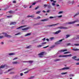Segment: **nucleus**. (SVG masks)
<instances>
[{
	"label": "nucleus",
	"mask_w": 79,
	"mask_h": 79,
	"mask_svg": "<svg viewBox=\"0 0 79 79\" xmlns=\"http://www.w3.org/2000/svg\"><path fill=\"white\" fill-rule=\"evenodd\" d=\"M46 40L48 41V42L49 41V39H47Z\"/></svg>",
	"instance_id": "0e129e2a"
},
{
	"label": "nucleus",
	"mask_w": 79,
	"mask_h": 79,
	"mask_svg": "<svg viewBox=\"0 0 79 79\" xmlns=\"http://www.w3.org/2000/svg\"><path fill=\"white\" fill-rule=\"evenodd\" d=\"M54 18V17L51 16V17H49V18H50V19H52V18Z\"/></svg>",
	"instance_id": "603ef678"
},
{
	"label": "nucleus",
	"mask_w": 79,
	"mask_h": 79,
	"mask_svg": "<svg viewBox=\"0 0 79 79\" xmlns=\"http://www.w3.org/2000/svg\"><path fill=\"white\" fill-rule=\"evenodd\" d=\"M31 35V33H29L26 34L25 35V36L26 37V36H28V35Z\"/></svg>",
	"instance_id": "b1692460"
},
{
	"label": "nucleus",
	"mask_w": 79,
	"mask_h": 79,
	"mask_svg": "<svg viewBox=\"0 0 79 79\" xmlns=\"http://www.w3.org/2000/svg\"><path fill=\"white\" fill-rule=\"evenodd\" d=\"M63 13V11H60L58 13V14H61Z\"/></svg>",
	"instance_id": "a18cd8bd"
},
{
	"label": "nucleus",
	"mask_w": 79,
	"mask_h": 79,
	"mask_svg": "<svg viewBox=\"0 0 79 79\" xmlns=\"http://www.w3.org/2000/svg\"><path fill=\"white\" fill-rule=\"evenodd\" d=\"M16 24V22H12L10 23V25H13Z\"/></svg>",
	"instance_id": "f3484780"
},
{
	"label": "nucleus",
	"mask_w": 79,
	"mask_h": 79,
	"mask_svg": "<svg viewBox=\"0 0 79 79\" xmlns=\"http://www.w3.org/2000/svg\"><path fill=\"white\" fill-rule=\"evenodd\" d=\"M40 12H41L40 11H38V12H36V14H39V13H40Z\"/></svg>",
	"instance_id": "72a5a7b5"
},
{
	"label": "nucleus",
	"mask_w": 79,
	"mask_h": 79,
	"mask_svg": "<svg viewBox=\"0 0 79 79\" xmlns=\"http://www.w3.org/2000/svg\"><path fill=\"white\" fill-rule=\"evenodd\" d=\"M28 18H34V15H32L31 16L28 15L27 16Z\"/></svg>",
	"instance_id": "4468645a"
},
{
	"label": "nucleus",
	"mask_w": 79,
	"mask_h": 79,
	"mask_svg": "<svg viewBox=\"0 0 79 79\" xmlns=\"http://www.w3.org/2000/svg\"><path fill=\"white\" fill-rule=\"evenodd\" d=\"M74 45L75 46H79V44H75Z\"/></svg>",
	"instance_id": "e433bc0d"
},
{
	"label": "nucleus",
	"mask_w": 79,
	"mask_h": 79,
	"mask_svg": "<svg viewBox=\"0 0 79 79\" xmlns=\"http://www.w3.org/2000/svg\"><path fill=\"white\" fill-rule=\"evenodd\" d=\"M49 39L51 41H52V40H53L54 39H55V38L54 37H52L50 38H49Z\"/></svg>",
	"instance_id": "f8f14e48"
},
{
	"label": "nucleus",
	"mask_w": 79,
	"mask_h": 79,
	"mask_svg": "<svg viewBox=\"0 0 79 79\" xmlns=\"http://www.w3.org/2000/svg\"><path fill=\"white\" fill-rule=\"evenodd\" d=\"M78 21V20H76L75 21L67 23H66V24H74V23H77V22Z\"/></svg>",
	"instance_id": "f257e3e1"
},
{
	"label": "nucleus",
	"mask_w": 79,
	"mask_h": 79,
	"mask_svg": "<svg viewBox=\"0 0 79 79\" xmlns=\"http://www.w3.org/2000/svg\"><path fill=\"white\" fill-rule=\"evenodd\" d=\"M58 18H61V17H62V15H60L59 16H58Z\"/></svg>",
	"instance_id": "bf43d9fd"
},
{
	"label": "nucleus",
	"mask_w": 79,
	"mask_h": 79,
	"mask_svg": "<svg viewBox=\"0 0 79 79\" xmlns=\"http://www.w3.org/2000/svg\"><path fill=\"white\" fill-rule=\"evenodd\" d=\"M40 16H38L37 17V19H40Z\"/></svg>",
	"instance_id": "69168bd1"
},
{
	"label": "nucleus",
	"mask_w": 79,
	"mask_h": 79,
	"mask_svg": "<svg viewBox=\"0 0 79 79\" xmlns=\"http://www.w3.org/2000/svg\"><path fill=\"white\" fill-rule=\"evenodd\" d=\"M2 70H0V74H2Z\"/></svg>",
	"instance_id": "de8ad7c7"
},
{
	"label": "nucleus",
	"mask_w": 79,
	"mask_h": 79,
	"mask_svg": "<svg viewBox=\"0 0 79 79\" xmlns=\"http://www.w3.org/2000/svg\"><path fill=\"white\" fill-rule=\"evenodd\" d=\"M9 13L13 14L14 13V12L12 10H10L9 11Z\"/></svg>",
	"instance_id": "393cba45"
},
{
	"label": "nucleus",
	"mask_w": 79,
	"mask_h": 79,
	"mask_svg": "<svg viewBox=\"0 0 79 79\" xmlns=\"http://www.w3.org/2000/svg\"><path fill=\"white\" fill-rule=\"evenodd\" d=\"M69 76V77H74V74H70Z\"/></svg>",
	"instance_id": "cd10ccee"
},
{
	"label": "nucleus",
	"mask_w": 79,
	"mask_h": 79,
	"mask_svg": "<svg viewBox=\"0 0 79 79\" xmlns=\"http://www.w3.org/2000/svg\"><path fill=\"white\" fill-rule=\"evenodd\" d=\"M70 36V35H66V38L67 39V38H68V37H69Z\"/></svg>",
	"instance_id": "c756f323"
},
{
	"label": "nucleus",
	"mask_w": 79,
	"mask_h": 79,
	"mask_svg": "<svg viewBox=\"0 0 79 79\" xmlns=\"http://www.w3.org/2000/svg\"><path fill=\"white\" fill-rule=\"evenodd\" d=\"M63 40H60L59 41H57L55 43V45H58L59 44H61V41H63Z\"/></svg>",
	"instance_id": "f03ea898"
},
{
	"label": "nucleus",
	"mask_w": 79,
	"mask_h": 79,
	"mask_svg": "<svg viewBox=\"0 0 79 79\" xmlns=\"http://www.w3.org/2000/svg\"><path fill=\"white\" fill-rule=\"evenodd\" d=\"M60 60H61L60 59H57L55 60H54V61L56 62V61H60Z\"/></svg>",
	"instance_id": "6ab92c4d"
},
{
	"label": "nucleus",
	"mask_w": 79,
	"mask_h": 79,
	"mask_svg": "<svg viewBox=\"0 0 79 79\" xmlns=\"http://www.w3.org/2000/svg\"><path fill=\"white\" fill-rule=\"evenodd\" d=\"M26 27V25H23V26H21L18 28H17V29H20V28H21L22 27Z\"/></svg>",
	"instance_id": "ddd939ff"
},
{
	"label": "nucleus",
	"mask_w": 79,
	"mask_h": 79,
	"mask_svg": "<svg viewBox=\"0 0 79 79\" xmlns=\"http://www.w3.org/2000/svg\"><path fill=\"white\" fill-rule=\"evenodd\" d=\"M59 28L60 29H68V28L63 27H59Z\"/></svg>",
	"instance_id": "0eeeda50"
},
{
	"label": "nucleus",
	"mask_w": 79,
	"mask_h": 79,
	"mask_svg": "<svg viewBox=\"0 0 79 79\" xmlns=\"http://www.w3.org/2000/svg\"><path fill=\"white\" fill-rule=\"evenodd\" d=\"M72 55L71 54H69L68 55H65V57H68V56H71Z\"/></svg>",
	"instance_id": "aec40b11"
},
{
	"label": "nucleus",
	"mask_w": 79,
	"mask_h": 79,
	"mask_svg": "<svg viewBox=\"0 0 79 79\" xmlns=\"http://www.w3.org/2000/svg\"><path fill=\"white\" fill-rule=\"evenodd\" d=\"M70 53V52H67L64 53V54H67V53Z\"/></svg>",
	"instance_id": "c9c22d12"
},
{
	"label": "nucleus",
	"mask_w": 79,
	"mask_h": 79,
	"mask_svg": "<svg viewBox=\"0 0 79 79\" xmlns=\"http://www.w3.org/2000/svg\"><path fill=\"white\" fill-rule=\"evenodd\" d=\"M38 8H39V7L37 6L35 8V10H37V9H38Z\"/></svg>",
	"instance_id": "5fc2aeb1"
},
{
	"label": "nucleus",
	"mask_w": 79,
	"mask_h": 79,
	"mask_svg": "<svg viewBox=\"0 0 79 79\" xmlns=\"http://www.w3.org/2000/svg\"><path fill=\"white\" fill-rule=\"evenodd\" d=\"M59 58L61 57H65V55H64V56L60 55V56H59Z\"/></svg>",
	"instance_id": "bb28decb"
},
{
	"label": "nucleus",
	"mask_w": 79,
	"mask_h": 79,
	"mask_svg": "<svg viewBox=\"0 0 79 79\" xmlns=\"http://www.w3.org/2000/svg\"><path fill=\"white\" fill-rule=\"evenodd\" d=\"M43 45H39L37 46V47L38 48H40V47H42Z\"/></svg>",
	"instance_id": "c85d7f7f"
},
{
	"label": "nucleus",
	"mask_w": 79,
	"mask_h": 79,
	"mask_svg": "<svg viewBox=\"0 0 79 79\" xmlns=\"http://www.w3.org/2000/svg\"><path fill=\"white\" fill-rule=\"evenodd\" d=\"M31 46L30 45L27 47V48H31Z\"/></svg>",
	"instance_id": "58836bf2"
},
{
	"label": "nucleus",
	"mask_w": 79,
	"mask_h": 79,
	"mask_svg": "<svg viewBox=\"0 0 79 79\" xmlns=\"http://www.w3.org/2000/svg\"><path fill=\"white\" fill-rule=\"evenodd\" d=\"M35 2H34L32 4V5H35Z\"/></svg>",
	"instance_id": "4d7b16f0"
},
{
	"label": "nucleus",
	"mask_w": 79,
	"mask_h": 79,
	"mask_svg": "<svg viewBox=\"0 0 79 79\" xmlns=\"http://www.w3.org/2000/svg\"><path fill=\"white\" fill-rule=\"evenodd\" d=\"M18 59V57H15L13 59V60H17Z\"/></svg>",
	"instance_id": "79ce46f5"
},
{
	"label": "nucleus",
	"mask_w": 79,
	"mask_h": 79,
	"mask_svg": "<svg viewBox=\"0 0 79 79\" xmlns=\"http://www.w3.org/2000/svg\"><path fill=\"white\" fill-rule=\"evenodd\" d=\"M76 26H79V24H76Z\"/></svg>",
	"instance_id": "338daca9"
},
{
	"label": "nucleus",
	"mask_w": 79,
	"mask_h": 79,
	"mask_svg": "<svg viewBox=\"0 0 79 79\" xmlns=\"http://www.w3.org/2000/svg\"><path fill=\"white\" fill-rule=\"evenodd\" d=\"M47 44L46 42H44V43H42V45H44V44Z\"/></svg>",
	"instance_id": "f704fd0d"
},
{
	"label": "nucleus",
	"mask_w": 79,
	"mask_h": 79,
	"mask_svg": "<svg viewBox=\"0 0 79 79\" xmlns=\"http://www.w3.org/2000/svg\"><path fill=\"white\" fill-rule=\"evenodd\" d=\"M7 68H8V66L6 65H2L0 67V68H5V69H7Z\"/></svg>",
	"instance_id": "20e7f679"
},
{
	"label": "nucleus",
	"mask_w": 79,
	"mask_h": 79,
	"mask_svg": "<svg viewBox=\"0 0 79 79\" xmlns=\"http://www.w3.org/2000/svg\"><path fill=\"white\" fill-rule=\"evenodd\" d=\"M69 69V67H66L65 68L60 69V70H64V69Z\"/></svg>",
	"instance_id": "6e6552de"
},
{
	"label": "nucleus",
	"mask_w": 79,
	"mask_h": 79,
	"mask_svg": "<svg viewBox=\"0 0 79 79\" xmlns=\"http://www.w3.org/2000/svg\"><path fill=\"white\" fill-rule=\"evenodd\" d=\"M47 7L48 8H51L52 7L51 6H50V5H48L47 6Z\"/></svg>",
	"instance_id": "473e14b6"
},
{
	"label": "nucleus",
	"mask_w": 79,
	"mask_h": 79,
	"mask_svg": "<svg viewBox=\"0 0 79 79\" xmlns=\"http://www.w3.org/2000/svg\"><path fill=\"white\" fill-rule=\"evenodd\" d=\"M43 13H45V10H43Z\"/></svg>",
	"instance_id": "774afa93"
},
{
	"label": "nucleus",
	"mask_w": 79,
	"mask_h": 79,
	"mask_svg": "<svg viewBox=\"0 0 79 79\" xmlns=\"http://www.w3.org/2000/svg\"><path fill=\"white\" fill-rule=\"evenodd\" d=\"M29 29V27H26L24 28H22V31H25L26 30H28Z\"/></svg>",
	"instance_id": "9b49d317"
},
{
	"label": "nucleus",
	"mask_w": 79,
	"mask_h": 79,
	"mask_svg": "<svg viewBox=\"0 0 79 79\" xmlns=\"http://www.w3.org/2000/svg\"><path fill=\"white\" fill-rule=\"evenodd\" d=\"M20 76H23V73H20Z\"/></svg>",
	"instance_id": "680f3d73"
},
{
	"label": "nucleus",
	"mask_w": 79,
	"mask_h": 79,
	"mask_svg": "<svg viewBox=\"0 0 79 79\" xmlns=\"http://www.w3.org/2000/svg\"><path fill=\"white\" fill-rule=\"evenodd\" d=\"M75 60H76V61H79V59H75Z\"/></svg>",
	"instance_id": "13d9d810"
},
{
	"label": "nucleus",
	"mask_w": 79,
	"mask_h": 79,
	"mask_svg": "<svg viewBox=\"0 0 79 79\" xmlns=\"http://www.w3.org/2000/svg\"><path fill=\"white\" fill-rule=\"evenodd\" d=\"M66 51H67V49L62 50L60 51H59L58 52V53H59V54H60V53H61V52H66Z\"/></svg>",
	"instance_id": "39448f33"
},
{
	"label": "nucleus",
	"mask_w": 79,
	"mask_h": 79,
	"mask_svg": "<svg viewBox=\"0 0 79 79\" xmlns=\"http://www.w3.org/2000/svg\"><path fill=\"white\" fill-rule=\"evenodd\" d=\"M12 64H18V62L17 61H14L12 62Z\"/></svg>",
	"instance_id": "2eb2a0df"
},
{
	"label": "nucleus",
	"mask_w": 79,
	"mask_h": 79,
	"mask_svg": "<svg viewBox=\"0 0 79 79\" xmlns=\"http://www.w3.org/2000/svg\"><path fill=\"white\" fill-rule=\"evenodd\" d=\"M48 19H44L41 20L42 21H48Z\"/></svg>",
	"instance_id": "a211bd4d"
},
{
	"label": "nucleus",
	"mask_w": 79,
	"mask_h": 79,
	"mask_svg": "<svg viewBox=\"0 0 79 79\" xmlns=\"http://www.w3.org/2000/svg\"><path fill=\"white\" fill-rule=\"evenodd\" d=\"M57 24H58V23L56 24L55 25H48V26H49V27H51V26H56V25H57Z\"/></svg>",
	"instance_id": "5701e85b"
},
{
	"label": "nucleus",
	"mask_w": 79,
	"mask_h": 79,
	"mask_svg": "<svg viewBox=\"0 0 79 79\" xmlns=\"http://www.w3.org/2000/svg\"><path fill=\"white\" fill-rule=\"evenodd\" d=\"M11 70L12 69H9L6 72H9V71H11Z\"/></svg>",
	"instance_id": "8fccbe9b"
},
{
	"label": "nucleus",
	"mask_w": 79,
	"mask_h": 79,
	"mask_svg": "<svg viewBox=\"0 0 79 79\" xmlns=\"http://www.w3.org/2000/svg\"><path fill=\"white\" fill-rule=\"evenodd\" d=\"M2 34L3 35L5 36V37H11V36L9 35H7V34L6 33H3Z\"/></svg>",
	"instance_id": "7ed1b4c3"
},
{
	"label": "nucleus",
	"mask_w": 79,
	"mask_h": 79,
	"mask_svg": "<svg viewBox=\"0 0 79 79\" xmlns=\"http://www.w3.org/2000/svg\"><path fill=\"white\" fill-rule=\"evenodd\" d=\"M74 4V1H73L71 3V2L70 1H69L68 2V4Z\"/></svg>",
	"instance_id": "dca6fc26"
},
{
	"label": "nucleus",
	"mask_w": 79,
	"mask_h": 79,
	"mask_svg": "<svg viewBox=\"0 0 79 79\" xmlns=\"http://www.w3.org/2000/svg\"><path fill=\"white\" fill-rule=\"evenodd\" d=\"M3 38H4V36L3 35L0 36V39H3Z\"/></svg>",
	"instance_id": "2f4dec72"
},
{
	"label": "nucleus",
	"mask_w": 79,
	"mask_h": 79,
	"mask_svg": "<svg viewBox=\"0 0 79 79\" xmlns=\"http://www.w3.org/2000/svg\"><path fill=\"white\" fill-rule=\"evenodd\" d=\"M72 50H74V51H78V50H79V49H75L74 48H73Z\"/></svg>",
	"instance_id": "4be33fe9"
},
{
	"label": "nucleus",
	"mask_w": 79,
	"mask_h": 79,
	"mask_svg": "<svg viewBox=\"0 0 79 79\" xmlns=\"http://www.w3.org/2000/svg\"><path fill=\"white\" fill-rule=\"evenodd\" d=\"M11 17H12V15H9V16H7V18H11Z\"/></svg>",
	"instance_id": "ea45409f"
},
{
	"label": "nucleus",
	"mask_w": 79,
	"mask_h": 79,
	"mask_svg": "<svg viewBox=\"0 0 79 79\" xmlns=\"http://www.w3.org/2000/svg\"><path fill=\"white\" fill-rule=\"evenodd\" d=\"M48 5H44V8H46V7H47Z\"/></svg>",
	"instance_id": "a19ab883"
},
{
	"label": "nucleus",
	"mask_w": 79,
	"mask_h": 79,
	"mask_svg": "<svg viewBox=\"0 0 79 79\" xmlns=\"http://www.w3.org/2000/svg\"><path fill=\"white\" fill-rule=\"evenodd\" d=\"M4 43H3V42H1V44H2V45H3L4 44Z\"/></svg>",
	"instance_id": "e2e57ef3"
},
{
	"label": "nucleus",
	"mask_w": 79,
	"mask_h": 79,
	"mask_svg": "<svg viewBox=\"0 0 79 79\" xmlns=\"http://www.w3.org/2000/svg\"><path fill=\"white\" fill-rule=\"evenodd\" d=\"M61 32V30H59L56 31V32H53L52 33V34H58L60 33Z\"/></svg>",
	"instance_id": "9d476101"
},
{
	"label": "nucleus",
	"mask_w": 79,
	"mask_h": 79,
	"mask_svg": "<svg viewBox=\"0 0 79 79\" xmlns=\"http://www.w3.org/2000/svg\"><path fill=\"white\" fill-rule=\"evenodd\" d=\"M15 53H10L9 54V55L10 56H11V55H15Z\"/></svg>",
	"instance_id": "412c9836"
},
{
	"label": "nucleus",
	"mask_w": 79,
	"mask_h": 79,
	"mask_svg": "<svg viewBox=\"0 0 79 79\" xmlns=\"http://www.w3.org/2000/svg\"><path fill=\"white\" fill-rule=\"evenodd\" d=\"M73 59H75V58H76V56H74L72 57Z\"/></svg>",
	"instance_id": "c03bdc74"
},
{
	"label": "nucleus",
	"mask_w": 79,
	"mask_h": 79,
	"mask_svg": "<svg viewBox=\"0 0 79 79\" xmlns=\"http://www.w3.org/2000/svg\"><path fill=\"white\" fill-rule=\"evenodd\" d=\"M67 46H69V45H71V44H70V43L68 44H67Z\"/></svg>",
	"instance_id": "49530a36"
},
{
	"label": "nucleus",
	"mask_w": 79,
	"mask_h": 79,
	"mask_svg": "<svg viewBox=\"0 0 79 79\" xmlns=\"http://www.w3.org/2000/svg\"><path fill=\"white\" fill-rule=\"evenodd\" d=\"M20 34H21V33L19 32V33H17V34H15V35H19Z\"/></svg>",
	"instance_id": "7c9ffc66"
},
{
	"label": "nucleus",
	"mask_w": 79,
	"mask_h": 79,
	"mask_svg": "<svg viewBox=\"0 0 79 79\" xmlns=\"http://www.w3.org/2000/svg\"><path fill=\"white\" fill-rule=\"evenodd\" d=\"M42 40H43V41H45V38H44V39H42Z\"/></svg>",
	"instance_id": "6e6d98bb"
},
{
	"label": "nucleus",
	"mask_w": 79,
	"mask_h": 79,
	"mask_svg": "<svg viewBox=\"0 0 79 79\" xmlns=\"http://www.w3.org/2000/svg\"><path fill=\"white\" fill-rule=\"evenodd\" d=\"M22 62H23V63H26V62H29L30 63H33V61L32 60H29L28 61H22Z\"/></svg>",
	"instance_id": "1a4fd4ad"
},
{
	"label": "nucleus",
	"mask_w": 79,
	"mask_h": 79,
	"mask_svg": "<svg viewBox=\"0 0 79 79\" xmlns=\"http://www.w3.org/2000/svg\"><path fill=\"white\" fill-rule=\"evenodd\" d=\"M23 7L25 8H26L27 7V6L24 5L23 6Z\"/></svg>",
	"instance_id": "37998d69"
},
{
	"label": "nucleus",
	"mask_w": 79,
	"mask_h": 79,
	"mask_svg": "<svg viewBox=\"0 0 79 79\" xmlns=\"http://www.w3.org/2000/svg\"><path fill=\"white\" fill-rule=\"evenodd\" d=\"M55 47V45H53L50 48H53L54 47Z\"/></svg>",
	"instance_id": "4c0bfd02"
},
{
	"label": "nucleus",
	"mask_w": 79,
	"mask_h": 79,
	"mask_svg": "<svg viewBox=\"0 0 79 79\" xmlns=\"http://www.w3.org/2000/svg\"><path fill=\"white\" fill-rule=\"evenodd\" d=\"M24 74H26L27 73H28V71H27L26 72H24Z\"/></svg>",
	"instance_id": "864d4df0"
},
{
	"label": "nucleus",
	"mask_w": 79,
	"mask_h": 79,
	"mask_svg": "<svg viewBox=\"0 0 79 79\" xmlns=\"http://www.w3.org/2000/svg\"><path fill=\"white\" fill-rule=\"evenodd\" d=\"M67 74V72H65V73H61V74L62 75H64V74Z\"/></svg>",
	"instance_id": "a878e982"
},
{
	"label": "nucleus",
	"mask_w": 79,
	"mask_h": 79,
	"mask_svg": "<svg viewBox=\"0 0 79 79\" xmlns=\"http://www.w3.org/2000/svg\"><path fill=\"white\" fill-rule=\"evenodd\" d=\"M76 64L77 65H79V62L77 63H76Z\"/></svg>",
	"instance_id": "052dcab7"
},
{
	"label": "nucleus",
	"mask_w": 79,
	"mask_h": 79,
	"mask_svg": "<svg viewBox=\"0 0 79 79\" xmlns=\"http://www.w3.org/2000/svg\"><path fill=\"white\" fill-rule=\"evenodd\" d=\"M44 55V52H41L38 54V55H39L40 56L39 57L40 58L42 57V56H42V55Z\"/></svg>",
	"instance_id": "423d86ee"
},
{
	"label": "nucleus",
	"mask_w": 79,
	"mask_h": 79,
	"mask_svg": "<svg viewBox=\"0 0 79 79\" xmlns=\"http://www.w3.org/2000/svg\"><path fill=\"white\" fill-rule=\"evenodd\" d=\"M52 6H55V3H52Z\"/></svg>",
	"instance_id": "09e8293b"
},
{
	"label": "nucleus",
	"mask_w": 79,
	"mask_h": 79,
	"mask_svg": "<svg viewBox=\"0 0 79 79\" xmlns=\"http://www.w3.org/2000/svg\"><path fill=\"white\" fill-rule=\"evenodd\" d=\"M48 47V46H47L46 47H43L44 48H47V47Z\"/></svg>",
	"instance_id": "3c124183"
}]
</instances>
